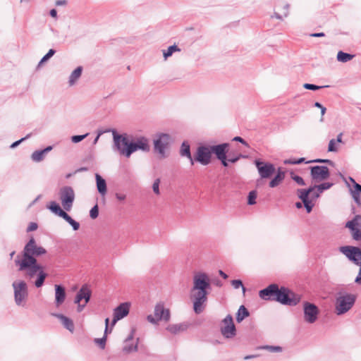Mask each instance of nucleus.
Returning <instances> with one entry per match:
<instances>
[{"mask_svg":"<svg viewBox=\"0 0 361 361\" xmlns=\"http://www.w3.org/2000/svg\"><path fill=\"white\" fill-rule=\"evenodd\" d=\"M113 135L112 149L120 155L129 158L131 154L137 151L148 152L149 145L148 140L145 137H138L135 141L130 142L127 134H118L116 130H111Z\"/></svg>","mask_w":361,"mask_h":361,"instance_id":"f257e3e1","label":"nucleus"},{"mask_svg":"<svg viewBox=\"0 0 361 361\" xmlns=\"http://www.w3.org/2000/svg\"><path fill=\"white\" fill-rule=\"evenodd\" d=\"M14 262L19 271L25 272V276L28 280L31 281L35 276L37 277L34 281L36 288H40L44 285L48 274L44 271L43 266L39 264L38 262H25L15 259Z\"/></svg>","mask_w":361,"mask_h":361,"instance_id":"f03ea898","label":"nucleus"},{"mask_svg":"<svg viewBox=\"0 0 361 361\" xmlns=\"http://www.w3.org/2000/svg\"><path fill=\"white\" fill-rule=\"evenodd\" d=\"M47 253L42 246H38L36 240L32 237L25 245L21 254L17 255L15 259L25 262H37V257Z\"/></svg>","mask_w":361,"mask_h":361,"instance_id":"7ed1b4c3","label":"nucleus"},{"mask_svg":"<svg viewBox=\"0 0 361 361\" xmlns=\"http://www.w3.org/2000/svg\"><path fill=\"white\" fill-rule=\"evenodd\" d=\"M339 251L343 254L349 261L360 267L358 274L355 283L361 284V248L357 246L345 245L339 247Z\"/></svg>","mask_w":361,"mask_h":361,"instance_id":"20e7f679","label":"nucleus"},{"mask_svg":"<svg viewBox=\"0 0 361 361\" xmlns=\"http://www.w3.org/2000/svg\"><path fill=\"white\" fill-rule=\"evenodd\" d=\"M300 295L295 293L293 291L285 286L279 287L276 297L273 298V300L276 301L283 305L295 306L300 301Z\"/></svg>","mask_w":361,"mask_h":361,"instance_id":"39448f33","label":"nucleus"},{"mask_svg":"<svg viewBox=\"0 0 361 361\" xmlns=\"http://www.w3.org/2000/svg\"><path fill=\"white\" fill-rule=\"evenodd\" d=\"M356 301V295L351 293L339 295L336 298L335 312L337 315H342L348 312Z\"/></svg>","mask_w":361,"mask_h":361,"instance_id":"423d86ee","label":"nucleus"},{"mask_svg":"<svg viewBox=\"0 0 361 361\" xmlns=\"http://www.w3.org/2000/svg\"><path fill=\"white\" fill-rule=\"evenodd\" d=\"M172 142V137L167 133H160L157 135V138L154 140V149L159 154L160 159L168 157L166 149L170 147Z\"/></svg>","mask_w":361,"mask_h":361,"instance_id":"0eeeda50","label":"nucleus"},{"mask_svg":"<svg viewBox=\"0 0 361 361\" xmlns=\"http://www.w3.org/2000/svg\"><path fill=\"white\" fill-rule=\"evenodd\" d=\"M14 292V300L18 306H24L28 298V286L23 280L15 281L12 283Z\"/></svg>","mask_w":361,"mask_h":361,"instance_id":"6e6552de","label":"nucleus"},{"mask_svg":"<svg viewBox=\"0 0 361 361\" xmlns=\"http://www.w3.org/2000/svg\"><path fill=\"white\" fill-rule=\"evenodd\" d=\"M171 319V313L169 309L164 307L163 302H158L154 310V316L149 314L147 317V321L152 324H158L159 321L169 322Z\"/></svg>","mask_w":361,"mask_h":361,"instance_id":"1a4fd4ad","label":"nucleus"},{"mask_svg":"<svg viewBox=\"0 0 361 361\" xmlns=\"http://www.w3.org/2000/svg\"><path fill=\"white\" fill-rule=\"evenodd\" d=\"M208 291L191 289L190 298L193 302V310L196 314H200L204 310V305L207 300Z\"/></svg>","mask_w":361,"mask_h":361,"instance_id":"9d476101","label":"nucleus"},{"mask_svg":"<svg viewBox=\"0 0 361 361\" xmlns=\"http://www.w3.org/2000/svg\"><path fill=\"white\" fill-rule=\"evenodd\" d=\"M59 198L64 210L69 212L75 200V192L71 186H63L59 190Z\"/></svg>","mask_w":361,"mask_h":361,"instance_id":"9b49d317","label":"nucleus"},{"mask_svg":"<svg viewBox=\"0 0 361 361\" xmlns=\"http://www.w3.org/2000/svg\"><path fill=\"white\" fill-rule=\"evenodd\" d=\"M310 176L314 183L327 180L330 176L329 169L326 166H312L310 167Z\"/></svg>","mask_w":361,"mask_h":361,"instance_id":"f8f14e48","label":"nucleus"},{"mask_svg":"<svg viewBox=\"0 0 361 361\" xmlns=\"http://www.w3.org/2000/svg\"><path fill=\"white\" fill-rule=\"evenodd\" d=\"M303 312L304 320L306 322L313 324L317 320L319 310L316 305L307 301L304 302Z\"/></svg>","mask_w":361,"mask_h":361,"instance_id":"ddd939ff","label":"nucleus"},{"mask_svg":"<svg viewBox=\"0 0 361 361\" xmlns=\"http://www.w3.org/2000/svg\"><path fill=\"white\" fill-rule=\"evenodd\" d=\"M210 282L209 276L203 272H198L193 276L192 290H202L208 291L210 288Z\"/></svg>","mask_w":361,"mask_h":361,"instance_id":"4468645a","label":"nucleus"},{"mask_svg":"<svg viewBox=\"0 0 361 361\" xmlns=\"http://www.w3.org/2000/svg\"><path fill=\"white\" fill-rule=\"evenodd\" d=\"M222 324L223 326L221 327V333L225 338H231L235 336L236 329L231 314H228L222 320Z\"/></svg>","mask_w":361,"mask_h":361,"instance_id":"2eb2a0df","label":"nucleus"},{"mask_svg":"<svg viewBox=\"0 0 361 361\" xmlns=\"http://www.w3.org/2000/svg\"><path fill=\"white\" fill-rule=\"evenodd\" d=\"M334 185L333 183L324 182L319 185L314 184L310 185L308 188L302 189L304 191H307L309 195L312 194V200H317L320 197V195L326 190L330 189Z\"/></svg>","mask_w":361,"mask_h":361,"instance_id":"dca6fc26","label":"nucleus"},{"mask_svg":"<svg viewBox=\"0 0 361 361\" xmlns=\"http://www.w3.org/2000/svg\"><path fill=\"white\" fill-rule=\"evenodd\" d=\"M255 166L258 170L261 178H269L275 171L274 164L262 161L259 159L255 161Z\"/></svg>","mask_w":361,"mask_h":361,"instance_id":"f3484780","label":"nucleus"},{"mask_svg":"<svg viewBox=\"0 0 361 361\" xmlns=\"http://www.w3.org/2000/svg\"><path fill=\"white\" fill-rule=\"evenodd\" d=\"M212 152L210 146H200L197 149L195 160L206 166L211 161Z\"/></svg>","mask_w":361,"mask_h":361,"instance_id":"a211bd4d","label":"nucleus"},{"mask_svg":"<svg viewBox=\"0 0 361 361\" xmlns=\"http://www.w3.org/2000/svg\"><path fill=\"white\" fill-rule=\"evenodd\" d=\"M130 311V304L128 302L121 303L114 310V318L111 321V326H114L116 322L126 317Z\"/></svg>","mask_w":361,"mask_h":361,"instance_id":"6ab92c4d","label":"nucleus"},{"mask_svg":"<svg viewBox=\"0 0 361 361\" xmlns=\"http://www.w3.org/2000/svg\"><path fill=\"white\" fill-rule=\"evenodd\" d=\"M279 286L276 283H271L265 288L259 291V296L264 300H273V298L276 297V293Z\"/></svg>","mask_w":361,"mask_h":361,"instance_id":"aec40b11","label":"nucleus"},{"mask_svg":"<svg viewBox=\"0 0 361 361\" xmlns=\"http://www.w3.org/2000/svg\"><path fill=\"white\" fill-rule=\"evenodd\" d=\"M229 146L230 145L227 142L216 145H210L212 154H214L217 159L223 158L226 156Z\"/></svg>","mask_w":361,"mask_h":361,"instance_id":"412c9836","label":"nucleus"},{"mask_svg":"<svg viewBox=\"0 0 361 361\" xmlns=\"http://www.w3.org/2000/svg\"><path fill=\"white\" fill-rule=\"evenodd\" d=\"M297 195L303 203L307 212L310 213L314 207V204L312 202V200L310 199V195L307 193V191H304L302 189H298Z\"/></svg>","mask_w":361,"mask_h":361,"instance_id":"4be33fe9","label":"nucleus"},{"mask_svg":"<svg viewBox=\"0 0 361 361\" xmlns=\"http://www.w3.org/2000/svg\"><path fill=\"white\" fill-rule=\"evenodd\" d=\"M91 295V290L86 286H82L77 293L74 302L75 304H79V302H81V301L84 300V302L88 303L90 300Z\"/></svg>","mask_w":361,"mask_h":361,"instance_id":"5701e85b","label":"nucleus"},{"mask_svg":"<svg viewBox=\"0 0 361 361\" xmlns=\"http://www.w3.org/2000/svg\"><path fill=\"white\" fill-rule=\"evenodd\" d=\"M55 288V305L56 307L61 306L65 301L66 293V289L62 285L56 284Z\"/></svg>","mask_w":361,"mask_h":361,"instance_id":"b1692460","label":"nucleus"},{"mask_svg":"<svg viewBox=\"0 0 361 361\" xmlns=\"http://www.w3.org/2000/svg\"><path fill=\"white\" fill-rule=\"evenodd\" d=\"M52 149H53L52 146H47V147H45L43 149L36 150L32 153L31 159L34 162H37V163L40 162L44 160L45 156L47 154V153L51 152L52 150Z\"/></svg>","mask_w":361,"mask_h":361,"instance_id":"393cba45","label":"nucleus"},{"mask_svg":"<svg viewBox=\"0 0 361 361\" xmlns=\"http://www.w3.org/2000/svg\"><path fill=\"white\" fill-rule=\"evenodd\" d=\"M52 315L60 320L64 328L68 329L71 333L74 331L75 326L72 319L62 314H53Z\"/></svg>","mask_w":361,"mask_h":361,"instance_id":"a878e982","label":"nucleus"},{"mask_svg":"<svg viewBox=\"0 0 361 361\" xmlns=\"http://www.w3.org/2000/svg\"><path fill=\"white\" fill-rule=\"evenodd\" d=\"M96 185L98 192L104 196L107 192L106 182L99 173L95 174Z\"/></svg>","mask_w":361,"mask_h":361,"instance_id":"bb28decb","label":"nucleus"},{"mask_svg":"<svg viewBox=\"0 0 361 361\" xmlns=\"http://www.w3.org/2000/svg\"><path fill=\"white\" fill-rule=\"evenodd\" d=\"M188 325L185 323L169 324L166 327V330L172 334H177L180 332L187 330Z\"/></svg>","mask_w":361,"mask_h":361,"instance_id":"cd10ccee","label":"nucleus"},{"mask_svg":"<svg viewBox=\"0 0 361 361\" xmlns=\"http://www.w3.org/2000/svg\"><path fill=\"white\" fill-rule=\"evenodd\" d=\"M82 73V67L78 66L70 75L68 78V84L70 86L75 85L78 79L81 77Z\"/></svg>","mask_w":361,"mask_h":361,"instance_id":"c85d7f7f","label":"nucleus"},{"mask_svg":"<svg viewBox=\"0 0 361 361\" xmlns=\"http://www.w3.org/2000/svg\"><path fill=\"white\" fill-rule=\"evenodd\" d=\"M285 173L280 168L278 169L277 173L274 178L269 182L271 188H275L284 179Z\"/></svg>","mask_w":361,"mask_h":361,"instance_id":"c756f323","label":"nucleus"},{"mask_svg":"<svg viewBox=\"0 0 361 361\" xmlns=\"http://www.w3.org/2000/svg\"><path fill=\"white\" fill-rule=\"evenodd\" d=\"M48 208L54 214L58 215L59 216L63 218L66 212L61 209L60 205L56 202H51L50 204L48 206Z\"/></svg>","mask_w":361,"mask_h":361,"instance_id":"7c9ffc66","label":"nucleus"},{"mask_svg":"<svg viewBox=\"0 0 361 361\" xmlns=\"http://www.w3.org/2000/svg\"><path fill=\"white\" fill-rule=\"evenodd\" d=\"M250 315V312L247 310V309L244 306L241 305L240 306L238 312L236 314V321L240 323L245 318L247 317Z\"/></svg>","mask_w":361,"mask_h":361,"instance_id":"2f4dec72","label":"nucleus"},{"mask_svg":"<svg viewBox=\"0 0 361 361\" xmlns=\"http://www.w3.org/2000/svg\"><path fill=\"white\" fill-rule=\"evenodd\" d=\"M163 56L164 60H167L169 57L171 56L175 52H180V49L176 44L169 46L167 49L163 50Z\"/></svg>","mask_w":361,"mask_h":361,"instance_id":"473e14b6","label":"nucleus"},{"mask_svg":"<svg viewBox=\"0 0 361 361\" xmlns=\"http://www.w3.org/2000/svg\"><path fill=\"white\" fill-rule=\"evenodd\" d=\"M360 221H361V215L357 214L352 220L345 224V227L349 229H353V228H357V226L360 227Z\"/></svg>","mask_w":361,"mask_h":361,"instance_id":"72a5a7b5","label":"nucleus"},{"mask_svg":"<svg viewBox=\"0 0 361 361\" xmlns=\"http://www.w3.org/2000/svg\"><path fill=\"white\" fill-rule=\"evenodd\" d=\"M190 154H191L190 146L188 142L184 141L180 146V155L181 157L190 158Z\"/></svg>","mask_w":361,"mask_h":361,"instance_id":"f704fd0d","label":"nucleus"},{"mask_svg":"<svg viewBox=\"0 0 361 361\" xmlns=\"http://www.w3.org/2000/svg\"><path fill=\"white\" fill-rule=\"evenodd\" d=\"M353 58V55L340 51L337 54V60L338 61L345 63L350 61Z\"/></svg>","mask_w":361,"mask_h":361,"instance_id":"c9c22d12","label":"nucleus"},{"mask_svg":"<svg viewBox=\"0 0 361 361\" xmlns=\"http://www.w3.org/2000/svg\"><path fill=\"white\" fill-rule=\"evenodd\" d=\"M64 220H66L73 228L74 231H78L80 228V224L75 221L73 219L71 218V216H69L67 213L63 217Z\"/></svg>","mask_w":361,"mask_h":361,"instance_id":"e433bc0d","label":"nucleus"},{"mask_svg":"<svg viewBox=\"0 0 361 361\" xmlns=\"http://www.w3.org/2000/svg\"><path fill=\"white\" fill-rule=\"evenodd\" d=\"M258 349L267 350L271 353H281L283 350V348L281 346L268 345L259 346Z\"/></svg>","mask_w":361,"mask_h":361,"instance_id":"4c0bfd02","label":"nucleus"},{"mask_svg":"<svg viewBox=\"0 0 361 361\" xmlns=\"http://www.w3.org/2000/svg\"><path fill=\"white\" fill-rule=\"evenodd\" d=\"M137 350V343L136 344H129L128 343H125V345L123 348V351L126 353H130L131 352H135Z\"/></svg>","mask_w":361,"mask_h":361,"instance_id":"58836bf2","label":"nucleus"},{"mask_svg":"<svg viewBox=\"0 0 361 361\" xmlns=\"http://www.w3.org/2000/svg\"><path fill=\"white\" fill-rule=\"evenodd\" d=\"M56 53V51L53 49L49 50V51L42 58L40 61L39 62L38 66L42 65V63L47 61L50 58H51Z\"/></svg>","mask_w":361,"mask_h":361,"instance_id":"ea45409f","label":"nucleus"},{"mask_svg":"<svg viewBox=\"0 0 361 361\" xmlns=\"http://www.w3.org/2000/svg\"><path fill=\"white\" fill-rule=\"evenodd\" d=\"M306 164H310V163H319V164H329L330 166H334V162L330 159H312V160H310V161H307L305 162Z\"/></svg>","mask_w":361,"mask_h":361,"instance_id":"a19ab883","label":"nucleus"},{"mask_svg":"<svg viewBox=\"0 0 361 361\" xmlns=\"http://www.w3.org/2000/svg\"><path fill=\"white\" fill-rule=\"evenodd\" d=\"M257 192L252 190L248 193L247 196V204L249 205H253L256 203Z\"/></svg>","mask_w":361,"mask_h":361,"instance_id":"79ce46f5","label":"nucleus"},{"mask_svg":"<svg viewBox=\"0 0 361 361\" xmlns=\"http://www.w3.org/2000/svg\"><path fill=\"white\" fill-rule=\"evenodd\" d=\"M329 87V85L318 86V85H314V84H310V83H305L303 85V87L305 89L310 90H313V91L320 90V89H322L323 87Z\"/></svg>","mask_w":361,"mask_h":361,"instance_id":"37998d69","label":"nucleus"},{"mask_svg":"<svg viewBox=\"0 0 361 361\" xmlns=\"http://www.w3.org/2000/svg\"><path fill=\"white\" fill-rule=\"evenodd\" d=\"M106 341V334H105L102 338L94 339V343L98 344L101 349L105 348Z\"/></svg>","mask_w":361,"mask_h":361,"instance_id":"c03bdc74","label":"nucleus"},{"mask_svg":"<svg viewBox=\"0 0 361 361\" xmlns=\"http://www.w3.org/2000/svg\"><path fill=\"white\" fill-rule=\"evenodd\" d=\"M336 140L334 139H331L330 140L329 142V146H328V152H338V147L336 145Z\"/></svg>","mask_w":361,"mask_h":361,"instance_id":"a18cd8bd","label":"nucleus"},{"mask_svg":"<svg viewBox=\"0 0 361 361\" xmlns=\"http://www.w3.org/2000/svg\"><path fill=\"white\" fill-rule=\"evenodd\" d=\"M89 133H85L84 135H73L71 137V141L73 143H78L83 140L85 138H86L88 136Z\"/></svg>","mask_w":361,"mask_h":361,"instance_id":"49530a36","label":"nucleus"},{"mask_svg":"<svg viewBox=\"0 0 361 361\" xmlns=\"http://www.w3.org/2000/svg\"><path fill=\"white\" fill-rule=\"evenodd\" d=\"M231 285L235 289H238L239 288H242L243 291H245V288L243 286V282L241 280L235 279L231 281Z\"/></svg>","mask_w":361,"mask_h":361,"instance_id":"de8ad7c7","label":"nucleus"},{"mask_svg":"<svg viewBox=\"0 0 361 361\" xmlns=\"http://www.w3.org/2000/svg\"><path fill=\"white\" fill-rule=\"evenodd\" d=\"M291 178L295 181L300 185H305V182L304 179L298 175H295L294 173H291Z\"/></svg>","mask_w":361,"mask_h":361,"instance_id":"09e8293b","label":"nucleus"},{"mask_svg":"<svg viewBox=\"0 0 361 361\" xmlns=\"http://www.w3.org/2000/svg\"><path fill=\"white\" fill-rule=\"evenodd\" d=\"M90 216L92 219H94L99 216L98 205L95 204L90 211Z\"/></svg>","mask_w":361,"mask_h":361,"instance_id":"8fccbe9b","label":"nucleus"},{"mask_svg":"<svg viewBox=\"0 0 361 361\" xmlns=\"http://www.w3.org/2000/svg\"><path fill=\"white\" fill-rule=\"evenodd\" d=\"M159 184H160V179L159 178H157L153 184H152V190H153V192L156 194V195H159L160 194V191H159Z\"/></svg>","mask_w":361,"mask_h":361,"instance_id":"3c124183","label":"nucleus"},{"mask_svg":"<svg viewBox=\"0 0 361 361\" xmlns=\"http://www.w3.org/2000/svg\"><path fill=\"white\" fill-rule=\"evenodd\" d=\"M353 187H354V190L350 189V194L360 195H361V185L357 183H355V184L353 185Z\"/></svg>","mask_w":361,"mask_h":361,"instance_id":"603ef678","label":"nucleus"},{"mask_svg":"<svg viewBox=\"0 0 361 361\" xmlns=\"http://www.w3.org/2000/svg\"><path fill=\"white\" fill-rule=\"evenodd\" d=\"M314 106L315 107L319 108V109H321L322 118H321L320 121H323V116L325 114L326 111V107H324L321 103H319L318 102H315Z\"/></svg>","mask_w":361,"mask_h":361,"instance_id":"864d4df0","label":"nucleus"},{"mask_svg":"<svg viewBox=\"0 0 361 361\" xmlns=\"http://www.w3.org/2000/svg\"><path fill=\"white\" fill-rule=\"evenodd\" d=\"M30 134H28L27 135H26L25 137H23L14 142H13L10 147L13 149V148H16V147H18L23 141L25 140L26 139H27L29 137H30Z\"/></svg>","mask_w":361,"mask_h":361,"instance_id":"5fc2aeb1","label":"nucleus"},{"mask_svg":"<svg viewBox=\"0 0 361 361\" xmlns=\"http://www.w3.org/2000/svg\"><path fill=\"white\" fill-rule=\"evenodd\" d=\"M242 157H244V156L241 154H239L238 155L235 156V157H230L228 158V161L230 163L234 164V163L237 162Z\"/></svg>","mask_w":361,"mask_h":361,"instance_id":"6e6d98bb","label":"nucleus"},{"mask_svg":"<svg viewBox=\"0 0 361 361\" xmlns=\"http://www.w3.org/2000/svg\"><path fill=\"white\" fill-rule=\"evenodd\" d=\"M38 226L35 222H31L27 228V232H31L37 230Z\"/></svg>","mask_w":361,"mask_h":361,"instance_id":"4d7b16f0","label":"nucleus"},{"mask_svg":"<svg viewBox=\"0 0 361 361\" xmlns=\"http://www.w3.org/2000/svg\"><path fill=\"white\" fill-rule=\"evenodd\" d=\"M233 141L239 142L242 143L243 145L248 147L247 142L244 139H243L241 137H239V136L234 137L233 138Z\"/></svg>","mask_w":361,"mask_h":361,"instance_id":"13d9d810","label":"nucleus"},{"mask_svg":"<svg viewBox=\"0 0 361 361\" xmlns=\"http://www.w3.org/2000/svg\"><path fill=\"white\" fill-rule=\"evenodd\" d=\"M289 8H290L289 4L287 3L283 6V17H285V18L288 17V16L289 15Z\"/></svg>","mask_w":361,"mask_h":361,"instance_id":"bf43d9fd","label":"nucleus"},{"mask_svg":"<svg viewBox=\"0 0 361 361\" xmlns=\"http://www.w3.org/2000/svg\"><path fill=\"white\" fill-rule=\"evenodd\" d=\"M115 197L118 201H124L126 198V195L120 192H116Z\"/></svg>","mask_w":361,"mask_h":361,"instance_id":"052dcab7","label":"nucleus"},{"mask_svg":"<svg viewBox=\"0 0 361 361\" xmlns=\"http://www.w3.org/2000/svg\"><path fill=\"white\" fill-rule=\"evenodd\" d=\"M219 160L221 161V164L224 166H225V167L228 166L229 161H228V159H227L226 156L223 158L219 159Z\"/></svg>","mask_w":361,"mask_h":361,"instance_id":"680f3d73","label":"nucleus"},{"mask_svg":"<svg viewBox=\"0 0 361 361\" xmlns=\"http://www.w3.org/2000/svg\"><path fill=\"white\" fill-rule=\"evenodd\" d=\"M353 199L354 200V201L358 204L360 205L361 204V200H360V195H351Z\"/></svg>","mask_w":361,"mask_h":361,"instance_id":"e2e57ef3","label":"nucleus"},{"mask_svg":"<svg viewBox=\"0 0 361 361\" xmlns=\"http://www.w3.org/2000/svg\"><path fill=\"white\" fill-rule=\"evenodd\" d=\"M310 36L312 37H324L325 34L324 32H314V33H311L310 35Z\"/></svg>","mask_w":361,"mask_h":361,"instance_id":"0e129e2a","label":"nucleus"},{"mask_svg":"<svg viewBox=\"0 0 361 361\" xmlns=\"http://www.w3.org/2000/svg\"><path fill=\"white\" fill-rule=\"evenodd\" d=\"M67 4L66 0H58L55 2L56 6H66Z\"/></svg>","mask_w":361,"mask_h":361,"instance_id":"69168bd1","label":"nucleus"},{"mask_svg":"<svg viewBox=\"0 0 361 361\" xmlns=\"http://www.w3.org/2000/svg\"><path fill=\"white\" fill-rule=\"evenodd\" d=\"M87 304V303H85V302H84L83 304H81V302H79V304H78L77 311L78 312H82Z\"/></svg>","mask_w":361,"mask_h":361,"instance_id":"338daca9","label":"nucleus"},{"mask_svg":"<svg viewBox=\"0 0 361 361\" xmlns=\"http://www.w3.org/2000/svg\"><path fill=\"white\" fill-rule=\"evenodd\" d=\"M285 164H296L295 159H288L284 161Z\"/></svg>","mask_w":361,"mask_h":361,"instance_id":"774afa93","label":"nucleus"}]
</instances>
